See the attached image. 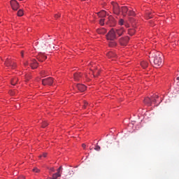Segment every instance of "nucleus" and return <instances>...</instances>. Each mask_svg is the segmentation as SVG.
Segmentation results:
<instances>
[{
    "instance_id": "bb28decb",
    "label": "nucleus",
    "mask_w": 179,
    "mask_h": 179,
    "mask_svg": "<svg viewBox=\"0 0 179 179\" xmlns=\"http://www.w3.org/2000/svg\"><path fill=\"white\" fill-rule=\"evenodd\" d=\"M157 99H159V96L158 95H155L154 96L152 97L151 99V101H152V102H156L157 101Z\"/></svg>"
},
{
    "instance_id": "4be33fe9",
    "label": "nucleus",
    "mask_w": 179,
    "mask_h": 179,
    "mask_svg": "<svg viewBox=\"0 0 179 179\" xmlns=\"http://www.w3.org/2000/svg\"><path fill=\"white\" fill-rule=\"evenodd\" d=\"M136 31L134 29H131L128 30V34H129V36H134V34H135Z\"/></svg>"
},
{
    "instance_id": "58836bf2",
    "label": "nucleus",
    "mask_w": 179,
    "mask_h": 179,
    "mask_svg": "<svg viewBox=\"0 0 179 179\" xmlns=\"http://www.w3.org/2000/svg\"><path fill=\"white\" fill-rule=\"evenodd\" d=\"M82 147L83 148V149H85V147H86L85 144V143H83V144H82Z\"/></svg>"
},
{
    "instance_id": "e433bc0d",
    "label": "nucleus",
    "mask_w": 179,
    "mask_h": 179,
    "mask_svg": "<svg viewBox=\"0 0 179 179\" xmlns=\"http://www.w3.org/2000/svg\"><path fill=\"white\" fill-rule=\"evenodd\" d=\"M59 17H60L59 14H55V17L56 19H57V18Z\"/></svg>"
},
{
    "instance_id": "393cba45",
    "label": "nucleus",
    "mask_w": 179,
    "mask_h": 179,
    "mask_svg": "<svg viewBox=\"0 0 179 179\" xmlns=\"http://www.w3.org/2000/svg\"><path fill=\"white\" fill-rule=\"evenodd\" d=\"M59 177H61V173H58V172L52 175V179H57Z\"/></svg>"
},
{
    "instance_id": "de8ad7c7",
    "label": "nucleus",
    "mask_w": 179,
    "mask_h": 179,
    "mask_svg": "<svg viewBox=\"0 0 179 179\" xmlns=\"http://www.w3.org/2000/svg\"><path fill=\"white\" fill-rule=\"evenodd\" d=\"M20 1H23V0H20Z\"/></svg>"
},
{
    "instance_id": "39448f33",
    "label": "nucleus",
    "mask_w": 179,
    "mask_h": 179,
    "mask_svg": "<svg viewBox=\"0 0 179 179\" xmlns=\"http://www.w3.org/2000/svg\"><path fill=\"white\" fill-rule=\"evenodd\" d=\"M54 83V79L52 78H48L42 80V85H52Z\"/></svg>"
},
{
    "instance_id": "f704fd0d",
    "label": "nucleus",
    "mask_w": 179,
    "mask_h": 179,
    "mask_svg": "<svg viewBox=\"0 0 179 179\" xmlns=\"http://www.w3.org/2000/svg\"><path fill=\"white\" fill-rule=\"evenodd\" d=\"M62 166H60L59 168L57 169V173H61V170H62Z\"/></svg>"
},
{
    "instance_id": "2eb2a0df",
    "label": "nucleus",
    "mask_w": 179,
    "mask_h": 179,
    "mask_svg": "<svg viewBox=\"0 0 179 179\" xmlns=\"http://www.w3.org/2000/svg\"><path fill=\"white\" fill-rule=\"evenodd\" d=\"M144 103L147 106H151L152 105V99L149 97H146L144 100Z\"/></svg>"
},
{
    "instance_id": "a211bd4d",
    "label": "nucleus",
    "mask_w": 179,
    "mask_h": 179,
    "mask_svg": "<svg viewBox=\"0 0 179 179\" xmlns=\"http://www.w3.org/2000/svg\"><path fill=\"white\" fill-rule=\"evenodd\" d=\"M98 15L101 17H104L106 15V12L105 10H102L98 13Z\"/></svg>"
},
{
    "instance_id": "49530a36",
    "label": "nucleus",
    "mask_w": 179,
    "mask_h": 179,
    "mask_svg": "<svg viewBox=\"0 0 179 179\" xmlns=\"http://www.w3.org/2000/svg\"><path fill=\"white\" fill-rule=\"evenodd\" d=\"M81 1H85V0H81Z\"/></svg>"
},
{
    "instance_id": "1a4fd4ad",
    "label": "nucleus",
    "mask_w": 179,
    "mask_h": 179,
    "mask_svg": "<svg viewBox=\"0 0 179 179\" xmlns=\"http://www.w3.org/2000/svg\"><path fill=\"white\" fill-rule=\"evenodd\" d=\"M47 59V57L44 55V53H39L38 55V60L39 62H43Z\"/></svg>"
},
{
    "instance_id": "c756f323",
    "label": "nucleus",
    "mask_w": 179,
    "mask_h": 179,
    "mask_svg": "<svg viewBox=\"0 0 179 179\" xmlns=\"http://www.w3.org/2000/svg\"><path fill=\"white\" fill-rule=\"evenodd\" d=\"M48 125V122H46V121L43 122V124H42L43 128H45Z\"/></svg>"
},
{
    "instance_id": "412c9836",
    "label": "nucleus",
    "mask_w": 179,
    "mask_h": 179,
    "mask_svg": "<svg viewBox=\"0 0 179 179\" xmlns=\"http://www.w3.org/2000/svg\"><path fill=\"white\" fill-rule=\"evenodd\" d=\"M107 22V19L106 18H101L99 21V24L101 25V26H103L104 24V22L106 23Z\"/></svg>"
},
{
    "instance_id": "6ab92c4d",
    "label": "nucleus",
    "mask_w": 179,
    "mask_h": 179,
    "mask_svg": "<svg viewBox=\"0 0 179 179\" xmlns=\"http://www.w3.org/2000/svg\"><path fill=\"white\" fill-rule=\"evenodd\" d=\"M141 66L145 69V68H147L148 66V63L145 61H143L141 63Z\"/></svg>"
},
{
    "instance_id": "ea45409f",
    "label": "nucleus",
    "mask_w": 179,
    "mask_h": 179,
    "mask_svg": "<svg viewBox=\"0 0 179 179\" xmlns=\"http://www.w3.org/2000/svg\"><path fill=\"white\" fill-rule=\"evenodd\" d=\"M17 179H25L24 176H20Z\"/></svg>"
},
{
    "instance_id": "2f4dec72",
    "label": "nucleus",
    "mask_w": 179,
    "mask_h": 179,
    "mask_svg": "<svg viewBox=\"0 0 179 179\" xmlns=\"http://www.w3.org/2000/svg\"><path fill=\"white\" fill-rule=\"evenodd\" d=\"M94 150H96V151H100L101 147H100L99 145H96V146L94 148Z\"/></svg>"
},
{
    "instance_id": "7ed1b4c3",
    "label": "nucleus",
    "mask_w": 179,
    "mask_h": 179,
    "mask_svg": "<svg viewBox=\"0 0 179 179\" xmlns=\"http://www.w3.org/2000/svg\"><path fill=\"white\" fill-rule=\"evenodd\" d=\"M113 9L114 14L120 15L121 10L119 5L116 2H112Z\"/></svg>"
},
{
    "instance_id": "f03ea898",
    "label": "nucleus",
    "mask_w": 179,
    "mask_h": 179,
    "mask_svg": "<svg viewBox=\"0 0 179 179\" xmlns=\"http://www.w3.org/2000/svg\"><path fill=\"white\" fill-rule=\"evenodd\" d=\"M116 38H117L116 32L114 29H112L106 34V39L109 40L110 41H113Z\"/></svg>"
},
{
    "instance_id": "b1692460",
    "label": "nucleus",
    "mask_w": 179,
    "mask_h": 179,
    "mask_svg": "<svg viewBox=\"0 0 179 179\" xmlns=\"http://www.w3.org/2000/svg\"><path fill=\"white\" fill-rule=\"evenodd\" d=\"M18 82V79L17 78H14L13 80H11V84L13 85H15Z\"/></svg>"
},
{
    "instance_id": "473e14b6",
    "label": "nucleus",
    "mask_w": 179,
    "mask_h": 179,
    "mask_svg": "<svg viewBox=\"0 0 179 179\" xmlns=\"http://www.w3.org/2000/svg\"><path fill=\"white\" fill-rule=\"evenodd\" d=\"M33 171L35 172V173H39L40 170L37 168H35V169H33Z\"/></svg>"
},
{
    "instance_id": "0eeeda50",
    "label": "nucleus",
    "mask_w": 179,
    "mask_h": 179,
    "mask_svg": "<svg viewBox=\"0 0 179 179\" xmlns=\"http://www.w3.org/2000/svg\"><path fill=\"white\" fill-rule=\"evenodd\" d=\"M129 41V36H124V38H122L120 39V43L122 45H126L128 44Z\"/></svg>"
},
{
    "instance_id": "4468645a",
    "label": "nucleus",
    "mask_w": 179,
    "mask_h": 179,
    "mask_svg": "<svg viewBox=\"0 0 179 179\" xmlns=\"http://www.w3.org/2000/svg\"><path fill=\"white\" fill-rule=\"evenodd\" d=\"M76 81H80L82 78V75L80 73H76L73 75Z\"/></svg>"
},
{
    "instance_id": "ddd939ff",
    "label": "nucleus",
    "mask_w": 179,
    "mask_h": 179,
    "mask_svg": "<svg viewBox=\"0 0 179 179\" xmlns=\"http://www.w3.org/2000/svg\"><path fill=\"white\" fill-rule=\"evenodd\" d=\"M30 66L32 69H36L38 66V64L36 60H32Z\"/></svg>"
},
{
    "instance_id": "f257e3e1",
    "label": "nucleus",
    "mask_w": 179,
    "mask_h": 179,
    "mask_svg": "<svg viewBox=\"0 0 179 179\" xmlns=\"http://www.w3.org/2000/svg\"><path fill=\"white\" fill-rule=\"evenodd\" d=\"M150 62L155 67H159L163 64V55L159 52H151Z\"/></svg>"
},
{
    "instance_id": "f8f14e48",
    "label": "nucleus",
    "mask_w": 179,
    "mask_h": 179,
    "mask_svg": "<svg viewBox=\"0 0 179 179\" xmlns=\"http://www.w3.org/2000/svg\"><path fill=\"white\" fill-rule=\"evenodd\" d=\"M13 61H12L11 59H10V58H9V57H8L7 59H6V62H4V65L6 66H7V67H8V66H11V64H13Z\"/></svg>"
},
{
    "instance_id": "5701e85b",
    "label": "nucleus",
    "mask_w": 179,
    "mask_h": 179,
    "mask_svg": "<svg viewBox=\"0 0 179 179\" xmlns=\"http://www.w3.org/2000/svg\"><path fill=\"white\" fill-rule=\"evenodd\" d=\"M97 32L101 34H104L105 33H106V29L104 28H102L101 29H98Z\"/></svg>"
},
{
    "instance_id": "c9c22d12",
    "label": "nucleus",
    "mask_w": 179,
    "mask_h": 179,
    "mask_svg": "<svg viewBox=\"0 0 179 179\" xmlns=\"http://www.w3.org/2000/svg\"><path fill=\"white\" fill-rule=\"evenodd\" d=\"M28 64H29V62L26 61V62H24V66H28Z\"/></svg>"
},
{
    "instance_id": "79ce46f5",
    "label": "nucleus",
    "mask_w": 179,
    "mask_h": 179,
    "mask_svg": "<svg viewBox=\"0 0 179 179\" xmlns=\"http://www.w3.org/2000/svg\"><path fill=\"white\" fill-rule=\"evenodd\" d=\"M51 171H52V172H55V169H54V168H52V169H51Z\"/></svg>"
},
{
    "instance_id": "a878e982",
    "label": "nucleus",
    "mask_w": 179,
    "mask_h": 179,
    "mask_svg": "<svg viewBox=\"0 0 179 179\" xmlns=\"http://www.w3.org/2000/svg\"><path fill=\"white\" fill-rule=\"evenodd\" d=\"M41 75L42 78H44V77H45V76H48V73L45 71V70H42V71L41 72Z\"/></svg>"
},
{
    "instance_id": "7c9ffc66",
    "label": "nucleus",
    "mask_w": 179,
    "mask_h": 179,
    "mask_svg": "<svg viewBox=\"0 0 179 179\" xmlns=\"http://www.w3.org/2000/svg\"><path fill=\"white\" fill-rule=\"evenodd\" d=\"M124 20L123 19H120L119 21V24L120 25H124Z\"/></svg>"
},
{
    "instance_id": "cd10ccee",
    "label": "nucleus",
    "mask_w": 179,
    "mask_h": 179,
    "mask_svg": "<svg viewBox=\"0 0 179 179\" xmlns=\"http://www.w3.org/2000/svg\"><path fill=\"white\" fill-rule=\"evenodd\" d=\"M24 15V11L22 10H19L17 11V16L21 17L23 16Z\"/></svg>"
},
{
    "instance_id": "9d476101",
    "label": "nucleus",
    "mask_w": 179,
    "mask_h": 179,
    "mask_svg": "<svg viewBox=\"0 0 179 179\" xmlns=\"http://www.w3.org/2000/svg\"><path fill=\"white\" fill-rule=\"evenodd\" d=\"M77 89L80 91V92H84L86 90V87L84 85L78 84L77 85Z\"/></svg>"
},
{
    "instance_id": "37998d69",
    "label": "nucleus",
    "mask_w": 179,
    "mask_h": 179,
    "mask_svg": "<svg viewBox=\"0 0 179 179\" xmlns=\"http://www.w3.org/2000/svg\"><path fill=\"white\" fill-rule=\"evenodd\" d=\"M22 57H24V52H21Z\"/></svg>"
},
{
    "instance_id": "4c0bfd02",
    "label": "nucleus",
    "mask_w": 179,
    "mask_h": 179,
    "mask_svg": "<svg viewBox=\"0 0 179 179\" xmlns=\"http://www.w3.org/2000/svg\"><path fill=\"white\" fill-rule=\"evenodd\" d=\"M152 17V14H151V13H149L148 18V19H151Z\"/></svg>"
},
{
    "instance_id": "c85d7f7f",
    "label": "nucleus",
    "mask_w": 179,
    "mask_h": 179,
    "mask_svg": "<svg viewBox=\"0 0 179 179\" xmlns=\"http://www.w3.org/2000/svg\"><path fill=\"white\" fill-rule=\"evenodd\" d=\"M10 67L12 68V69H15V68H16V63L13 61V63L10 64Z\"/></svg>"
},
{
    "instance_id": "20e7f679",
    "label": "nucleus",
    "mask_w": 179,
    "mask_h": 179,
    "mask_svg": "<svg viewBox=\"0 0 179 179\" xmlns=\"http://www.w3.org/2000/svg\"><path fill=\"white\" fill-rule=\"evenodd\" d=\"M106 24L113 27L115 26V20L114 19V17L113 16H108L106 18Z\"/></svg>"
},
{
    "instance_id": "dca6fc26",
    "label": "nucleus",
    "mask_w": 179,
    "mask_h": 179,
    "mask_svg": "<svg viewBox=\"0 0 179 179\" xmlns=\"http://www.w3.org/2000/svg\"><path fill=\"white\" fill-rule=\"evenodd\" d=\"M106 56L108 57V58H115V57H116L117 55L113 52H109L106 53Z\"/></svg>"
},
{
    "instance_id": "f3484780",
    "label": "nucleus",
    "mask_w": 179,
    "mask_h": 179,
    "mask_svg": "<svg viewBox=\"0 0 179 179\" xmlns=\"http://www.w3.org/2000/svg\"><path fill=\"white\" fill-rule=\"evenodd\" d=\"M108 45H109L110 48H115V47H116L117 43L115 41H109Z\"/></svg>"
},
{
    "instance_id": "6e6552de",
    "label": "nucleus",
    "mask_w": 179,
    "mask_h": 179,
    "mask_svg": "<svg viewBox=\"0 0 179 179\" xmlns=\"http://www.w3.org/2000/svg\"><path fill=\"white\" fill-rule=\"evenodd\" d=\"M115 31V34L116 35L117 34L118 36H122V34H124V32L125 31L124 28H119L117 29Z\"/></svg>"
},
{
    "instance_id": "a19ab883",
    "label": "nucleus",
    "mask_w": 179,
    "mask_h": 179,
    "mask_svg": "<svg viewBox=\"0 0 179 179\" xmlns=\"http://www.w3.org/2000/svg\"><path fill=\"white\" fill-rule=\"evenodd\" d=\"M43 157H47V153H45V152L43 153Z\"/></svg>"
},
{
    "instance_id": "9b49d317",
    "label": "nucleus",
    "mask_w": 179,
    "mask_h": 179,
    "mask_svg": "<svg viewBox=\"0 0 179 179\" xmlns=\"http://www.w3.org/2000/svg\"><path fill=\"white\" fill-rule=\"evenodd\" d=\"M120 10L122 11V15L125 16L129 12V8L127 6H122Z\"/></svg>"
},
{
    "instance_id": "c03bdc74",
    "label": "nucleus",
    "mask_w": 179,
    "mask_h": 179,
    "mask_svg": "<svg viewBox=\"0 0 179 179\" xmlns=\"http://www.w3.org/2000/svg\"><path fill=\"white\" fill-rule=\"evenodd\" d=\"M176 79H177V80H179V76Z\"/></svg>"
},
{
    "instance_id": "a18cd8bd",
    "label": "nucleus",
    "mask_w": 179,
    "mask_h": 179,
    "mask_svg": "<svg viewBox=\"0 0 179 179\" xmlns=\"http://www.w3.org/2000/svg\"><path fill=\"white\" fill-rule=\"evenodd\" d=\"M42 157V155H40V157Z\"/></svg>"
},
{
    "instance_id": "72a5a7b5",
    "label": "nucleus",
    "mask_w": 179,
    "mask_h": 179,
    "mask_svg": "<svg viewBox=\"0 0 179 179\" xmlns=\"http://www.w3.org/2000/svg\"><path fill=\"white\" fill-rule=\"evenodd\" d=\"M88 105V103L87 101H84L83 108H86L87 106Z\"/></svg>"
},
{
    "instance_id": "aec40b11",
    "label": "nucleus",
    "mask_w": 179,
    "mask_h": 179,
    "mask_svg": "<svg viewBox=\"0 0 179 179\" xmlns=\"http://www.w3.org/2000/svg\"><path fill=\"white\" fill-rule=\"evenodd\" d=\"M127 14L129 16H135L136 15L135 11H134L133 10H129V8Z\"/></svg>"
},
{
    "instance_id": "423d86ee",
    "label": "nucleus",
    "mask_w": 179,
    "mask_h": 179,
    "mask_svg": "<svg viewBox=\"0 0 179 179\" xmlns=\"http://www.w3.org/2000/svg\"><path fill=\"white\" fill-rule=\"evenodd\" d=\"M10 5H11V8L14 10H17L18 8H20V4L16 0H11Z\"/></svg>"
}]
</instances>
